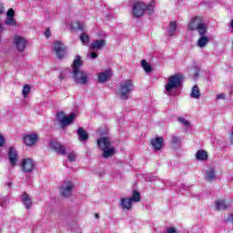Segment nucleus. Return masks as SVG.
Masks as SVG:
<instances>
[{"instance_id":"18","label":"nucleus","mask_w":233,"mask_h":233,"mask_svg":"<svg viewBox=\"0 0 233 233\" xmlns=\"http://www.w3.org/2000/svg\"><path fill=\"white\" fill-rule=\"evenodd\" d=\"M120 207L123 210H130V208H132V202L130 201V198H121Z\"/></svg>"},{"instance_id":"42","label":"nucleus","mask_w":233,"mask_h":233,"mask_svg":"<svg viewBox=\"0 0 233 233\" xmlns=\"http://www.w3.org/2000/svg\"><path fill=\"white\" fill-rule=\"evenodd\" d=\"M199 72H200L199 67H196L195 73H194V77H199Z\"/></svg>"},{"instance_id":"4","label":"nucleus","mask_w":233,"mask_h":233,"mask_svg":"<svg viewBox=\"0 0 233 233\" xmlns=\"http://www.w3.org/2000/svg\"><path fill=\"white\" fill-rule=\"evenodd\" d=\"M178 86H181V76L174 75L169 76L167 78V84L165 86L166 94L170 95L171 92Z\"/></svg>"},{"instance_id":"16","label":"nucleus","mask_w":233,"mask_h":233,"mask_svg":"<svg viewBox=\"0 0 233 233\" xmlns=\"http://www.w3.org/2000/svg\"><path fill=\"white\" fill-rule=\"evenodd\" d=\"M106 45V40L101 39V40H95L91 44L92 50H102L103 47Z\"/></svg>"},{"instance_id":"6","label":"nucleus","mask_w":233,"mask_h":233,"mask_svg":"<svg viewBox=\"0 0 233 233\" xmlns=\"http://www.w3.org/2000/svg\"><path fill=\"white\" fill-rule=\"evenodd\" d=\"M74 184L70 180H66L64 185L59 187V192L62 198H70L72 190H74Z\"/></svg>"},{"instance_id":"26","label":"nucleus","mask_w":233,"mask_h":233,"mask_svg":"<svg viewBox=\"0 0 233 233\" xmlns=\"http://www.w3.org/2000/svg\"><path fill=\"white\" fill-rule=\"evenodd\" d=\"M129 200L131 203H134V201L135 203H139V201H141V193H139L137 190H134L132 198H129Z\"/></svg>"},{"instance_id":"46","label":"nucleus","mask_w":233,"mask_h":233,"mask_svg":"<svg viewBox=\"0 0 233 233\" xmlns=\"http://www.w3.org/2000/svg\"><path fill=\"white\" fill-rule=\"evenodd\" d=\"M161 147H153V150H154V152H159V150H161Z\"/></svg>"},{"instance_id":"27","label":"nucleus","mask_w":233,"mask_h":233,"mask_svg":"<svg viewBox=\"0 0 233 233\" xmlns=\"http://www.w3.org/2000/svg\"><path fill=\"white\" fill-rule=\"evenodd\" d=\"M191 97H193L194 99H199V97H201V93H200L199 87L198 86H195L192 88Z\"/></svg>"},{"instance_id":"12","label":"nucleus","mask_w":233,"mask_h":233,"mask_svg":"<svg viewBox=\"0 0 233 233\" xmlns=\"http://www.w3.org/2000/svg\"><path fill=\"white\" fill-rule=\"evenodd\" d=\"M8 156H9V162L11 167H15L17 165V161L19 159V155L17 154V150L14 148V147H11L8 150Z\"/></svg>"},{"instance_id":"33","label":"nucleus","mask_w":233,"mask_h":233,"mask_svg":"<svg viewBox=\"0 0 233 233\" xmlns=\"http://www.w3.org/2000/svg\"><path fill=\"white\" fill-rule=\"evenodd\" d=\"M5 25L9 26H15V25H17V22L15 21V19H14V17H7L5 20Z\"/></svg>"},{"instance_id":"38","label":"nucleus","mask_w":233,"mask_h":233,"mask_svg":"<svg viewBox=\"0 0 233 233\" xmlns=\"http://www.w3.org/2000/svg\"><path fill=\"white\" fill-rule=\"evenodd\" d=\"M166 232L167 233H177V230H176V228L171 227V228H167Z\"/></svg>"},{"instance_id":"37","label":"nucleus","mask_w":233,"mask_h":233,"mask_svg":"<svg viewBox=\"0 0 233 233\" xmlns=\"http://www.w3.org/2000/svg\"><path fill=\"white\" fill-rule=\"evenodd\" d=\"M171 142L174 145H177V143H181V138L177 137H173Z\"/></svg>"},{"instance_id":"3","label":"nucleus","mask_w":233,"mask_h":233,"mask_svg":"<svg viewBox=\"0 0 233 233\" xmlns=\"http://www.w3.org/2000/svg\"><path fill=\"white\" fill-rule=\"evenodd\" d=\"M134 81L127 79L119 84V87L116 90V96L124 101L130 99V94L134 92Z\"/></svg>"},{"instance_id":"13","label":"nucleus","mask_w":233,"mask_h":233,"mask_svg":"<svg viewBox=\"0 0 233 233\" xmlns=\"http://www.w3.org/2000/svg\"><path fill=\"white\" fill-rule=\"evenodd\" d=\"M102 157L105 159H108L110 157H113V156H116V148L114 147H103L101 148Z\"/></svg>"},{"instance_id":"20","label":"nucleus","mask_w":233,"mask_h":233,"mask_svg":"<svg viewBox=\"0 0 233 233\" xmlns=\"http://www.w3.org/2000/svg\"><path fill=\"white\" fill-rule=\"evenodd\" d=\"M152 147H163L165 145V138L163 137H157L151 139Z\"/></svg>"},{"instance_id":"39","label":"nucleus","mask_w":233,"mask_h":233,"mask_svg":"<svg viewBox=\"0 0 233 233\" xmlns=\"http://www.w3.org/2000/svg\"><path fill=\"white\" fill-rule=\"evenodd\" d=\"M5 137L0 133V147H5Z\"/></svg>"},{"instance_id":"15","label":"nucleus","mask_w":233,"mask_h":233,"mask_svg":"<svg viewBox=\"0 0 233 233\" xmlns=\"http://www.w3.org/2000/svg\"><path fill=\"white\" fill-rule=\"evenodd\" d=\"M22 203H24L25 208L27 210H30L32 208V198H30V195L26 194V192L23 193L22 197Z\"/></svg>"},{"instance_id":"51","label":"nucleus","mask_w":233,"mask_h":233,"mask_svg":"<svg viewBox=\"0 0 233 233\" xmlns=\"http://www.w3.org/2000/svg\"><path fill=\"white\" fill-rule=\"evenodd\" d=\"M95 218H96V219H99V214H98V213H96V214H95Z\"/></svg>"},{"instance_id":"48","label":"nucleus","mask_w":233,"mask_h":233,"mask_svg":"<svg viewBox=\"0 0 233 233\" xmlns=\"http://www.w3.org/2000/svg\"><path fill=\"white\" fill-rule=\"evenodd\" d=\"M45 35H46V37H50V30H46V32H45Z\"/></svg>"},{"instance_id":"8","label":"nucleus","mask_w":233,"mask_h":233,"mask_svg":"<svg viewBox=\"0 0 233 233\" xmlns=\"http://www.w3.org/2000/svg\"><path fill=\"white\" fill-rule=\"evenodd\" d=\"M53 50L55 54H56V57H58V59H63L66 54V46L59 41L55 42Z\"/></svg>"},{"instance_id":"47","label":"nucleus","mask_w":233,"mask_h":233,"mask_svg":"<svg viewBox=\"0 0 233 233\" xmlns=\"http://www.w3.org/2000/svg\"><path fill=\"white\" fill-rule=\"evenodd\" d=\"M51 147H59V144L56 141L51 142Z\"/></svg>"},{"instance_id":"17","label":"nucleus","mask_w":233,"mask_h":233,"mask_svg":"<svg viewBox=\"0 0 233 233\" xmlns=\"http://www.w3.org/2000/svg\"><path fill=\"white\" fill-rule=\"evenodd\" d=\"M205 179L208 183H211V181H214V179H216V169L214 167H210L206 171Z\"/></svg>"},{"instance_id":"29","label":"nucleus","mask_w":233,"mask_h":233,"mask_svg":"<svg viewBox=\"0 0 233 233\" xmlns=\"http://www.w3.org/2000/svg\"><path fill=\"white\" fill-rule=\"evenodd\" d=\"M141 66L147 74H150V72H152V66L148 62H147V60H142Z\"/></svg>"},{"instance_id":"34","label":"nucleus","mask_w":233,"mask_h":233,"mask_svg":"<svg viewBox=\"0 0 233 233\" xmlns=\"http://www.w3.org/2000/svg\"><path fill=\"white\" fill-rule=\"evenodd\" d=\"M73 28H76V30H85V23L76 22L73 24Z\"/></svg>"},{"instance_id":"52","label":"nucleus","mask_w":233,"mask_h":233,"mask_svg":"<svg viewBox=\"0 0 233 233\" xmlns=\"http://www.w3.org/2000/svg\"><path fill=\"white\" fill-rule=\"evenodd\" d=\"M0 232H1V228H0Z\"/></svg>"},{"instance_id":"50","label":"nucleus","mask_w":233,"mask_h":233,"mask_svg":"<svg viewBox=\"0 0 233 233\" xmlns=\"http://www.w3.org/2000/svg\"><path fill=\"white\" fill-rule=\"evenodd\" d=\"M59 79H65V75L60 74V76H59Z\"/></svg>"},{"instance_id":"45","label":"nucleus","mask_w":233,"mask_h":233,"mask_svg":"<svg viewBox=\"0 0 233 233\" xmlns=\"http://www.w3.org/2000/svg\"><path fill=\"white\" fill-rule=\"evenodd\" d=\"M217 99H225V94L217 95Z\"/></svg>"},{"instance_id":"44","label":"nucleus","mask_w":233,"mask_h":233,"mask_svg":"<svg viewBox=\"0 0 233 233\" xmlns=\"http://www.w3.org/2000/svg\"><path fill=\"white\" fill-rule=\"evenodd\" d=\"M2 14H5V6L2 4H0V15Z\"/></svg>"},{"instance_id":"35","label":"nucleus","mask_w":233,"mask_h":233,"mask_svg":"<svg viewBox=\"0 0 233 233\" xmlns=\"http://www.w3.org/2000/svg\"><path fill=\"white\" fill-rule=\"evenodd\" d=\"M67 157L71 163H74V161H76V159L77 158V155H76V152L72 151L68 153Z\"/></svg>"},{"instance_id":"23","label":"nucleus","mask_w":233,"mask_h":233,"mask_svg":"<svg viewBox=\"0 0 233 233\" xmlns=\"http://www.w3.org/2000/svg\"><path fill=\"white\" fill-rule=\"evenodd\" d=\"M216 210H227V202L223 199L215 201Z\"/></svg>"},{"instance_id":"7","label":"nucleus","mask_w":233,"mask_h":233,"mask_svg":"<svg viewBox=\"0 0 233 233\" xmlns=\"http://www.w3.org/2000/svg\"><path fill=\"white\" fill-rule=\"evenodd\" d=\"M20 167L25 174H32V172H34V168H35V164L32 158H24Z\"/></svg>"},{"instance_id":"43","label":"nucleus","mask_w":233,"mask_h":233,"mask_svg":"<svg viewBox=\"0 0 233 233\" xmlns=\"http://www.w3.org/2000/svg\"><path fill=\"white\" fill-rule=\"evenodd\" d=\"M90 57H91V59H96L97 57V53H96V52L90 53Z\"/></svg>"},{"instance_id":"22","label":"nucleus","mask_w":233,"mask_h":233,"mask_svg":"<svg viewBox=\"0 0 233 233\" xmlns=\"http://www.w3.org/2000/svg\"><path fill=\"white\" fill-rule=\"evenodd\" d=\"M177 30V23L176 21H171L168 25V35H176V31Z\"/></svg>"},{"instance_id":"28","label":"nucleus","mask_w":233,"mask_h":233,"mask_svg":"<svg viewBox=\"0 0 233 233\" xmlns=\"http://www.w3.org/2000/svg\"><path fill=\"white\" fill-rule=\"evenodd\" d=\"M52 150L59 156H65L66 154V149L65 148V147H53Z\"/></svg>"},{"instance_id":"1","label":"nucleus","mask_w":233,"mask_h":233,"mask_svg":"<svg viewBox=\"0 0 233 233\" xmlns=\"http://www.w3.org/2000/svg\"><path fill=\"white\" fill-rule=\"evenodd\" d=\"M83 66V60L81 56H76L73 62V79L76 85H88V73L81 69Z\"/></svg>"},{"instance_id":"19","label":"nucleus","mask_w":233,"mask_h":233,"mask_svg":"<svg viewBox=\"0 0 233 233\" xmlns=\"http://www.w3.org/2000/svg\"><path fill=\"white\" fill-rule=\"evenodd\" d=\"M76 134L80 139V141H86L88 139V133L83 127H78Z\"/></svg>"},{"instance_id":"49","label":"nucleus","mask_w":233,"mask_h":233,"mask_svg":"<svg viewBox=\"0 0 233 233\" xmlns=\"http://www.w3.org/2000/svg\"><path fill=\"white\" fill-rule=\"evenodd\" d=\"M3 30H5V26L0 24V34H3Z\"/></svg>"},{"instance_id":"24","label":"nucleus","mask_w":233,"mask_h":233,"mask_svg":"<svg viewBox=\"0 0 233 233\" xmlns=\"http://www.w3.org/2000/svg\"><path fill=\"white\" fill-rule=\"evenodd\" d=\"M197 45L198 48H205V46L208 45V37L206 35H201V37L198 38Z\"/></svg>"},{"instance_id":"5","label":"nucleus","mask_w":233,"mask_h":233,"mask_svg":"<svg viewBox=\"0 0 233 233\" xmlns=\"http://www.w3.org/2000/svg\"><path fill=\"white\" fill-rule=\"evenodd\" d=\"M56 119L58 123H60L62 128H65V127H68L75 119H76V114L71 113L70 116H66L63 113H59L56 116Z\"/></svg>"},{"instance_id":"14","label":"nucleus","mask_w":233,"mask_h":233,"mask_svg":"<svg viewBox=\"0 0 233 233\" xmlns=\"http://www.w3.org/2000/svg\"><path fill=\"white\" fill-rule=\"evenodd\" d=\"M203 21V17L197 16L189 21V25H187V30L193 31L197 30L198 26L201 25Z\"/></svg>"},{"instance_id":"25","label":"nucleus","mask_w":233,"mask_h":233,"mask_svg":"<svg viewBox=\"0 0 233 233\" xmlns=\"http://www.w3.org/2000/svg\"><path fill=\"white\" fill-rule=\"evenodd\" d=\"M196 157L199 161H207L208 159V153L205 150H198Z\"/></svg>"},{"instance_id":"31","label":"nucleus","mask_w":233,"mask_h":233,"mask_svg":"<svg viewBox=\"0 0 233 233\" xmlns=\"http://www.w3.org/2000/svg\"><path fill=\"white\" fill-rule=\"evenodd\" d=\"M30 92H32V87L30 86V85L28 84L25 85L22 90L23 96L28 97V95L30 94Z\"/></svg>"},{"instance_id":"32","label":"nucleus","mask_w":233,"mask_h":233,"mask_svg":"<svg viewBox=\"0 0 233 233\" xmlns=\"http://www.w3.org/2000/svg\"><path fill=\"white\" fill-rule=\"evenodd\" d=\"M177 119L178 123H180L184 127H190V122H188V120H187L185 117L178 116Z\"/></svg>"},{"instance_id":"9","label":"nucleus","mask_w":233,"mask_h":233,"mask_svg":"<svg viewBox=\"0 0 233 233\" xmlns=\"http://www.w3.org/2000/svg\"><path fill=\"white\" fill-rule=\"evenodd\" d=\"M13 45L18 52H24L25 48H26V39L22 36L15 35L13 37Z\"/></svg>"},{"instance_id":"40","label":"nucleus","mask_w":233,"mask_h":233,"mask_svg":"<svg viewBox=\"0 0 233 233\" xmlns=\"http://www.w3.org/2000/svg\"><path fill=\"white\" fill-rule=\"evenodd\" d=\"M226 223H233V212L227 218Z\"/></svg>"},{"instance_id":"10","label":"nucleus","mask_w":233,"mask_h":233,"mask_svg":"<svg viewBox=\"0 0 233 233\" xmlns=\"http://www.w3.org/2000/svg\"><path fill=\"white\" fill-rule=\"evenodd\" d=\"M23 139L26 147H34V145H36L37 141H39V135H37V133L25 135Z\"/></svg>"},{"instance_id":"2","label":"nucleus","mask_w":233,"mask_h":233,"mask_svg":"<svg viewBox=\"0 0 233 233\" xmlns=\"http://www.w3.org/2000/svg\"><path fill=\"white\" fill-rule=\"evenodd\" d=\"M154 8H156V1L152 0L148 4L142 1H136L132 5V15L134 17H143L145 12L149 15L154 14Z\"/></svg>"},{"instance_id":"41","label":"nucleus","mask_w":233,"mask_h":233,"mask_svg":"<svg viewBox=\"0 0 233 233\" xmlns=\"http://www.w3.org/2000/svg\"><path fill=\"white\" fill-rule=\"evenodd\" d=\"M14 15H15L14 9H9L7 11V17H14Z\"/></svg>"},{"instance_id":"30","label":"nucleus","mask_w":233,"mask_h":233,"mask_svg":"<svg viewBox=\"0 0 233 233\" xmlns=\"http://www.w3.org/2000/svg\"><path fill=\"white\" fill-rule=\"evenodd\" d=\"M196 30L198 32L199 35H205V34H207V25L202 21Z\"/></svg>"},{"instance_id":"11","label":"nucleus","mask_w":233,"mask_h":233,"mask_svg":"<svg viewBox=\"0 0 233 233\" xmlns=\"http://www.w3.org/2000/svg\"><path fill=\"white\" fill-rule=\"evenodd\" d=\"M112 77V69L107 68L103 72L97 74L98 83H106V81H110Z\"/></svg>"},{"instance_id":"21","label":"nucleus","mask_w":233,"mask_h":233,"mask_svg":"<svg viewBox=\"0 0 233 233\" xmlns=\"http://www.w3.org/2000/svg\"><path fill=\"white\" fill-rule=\"evenodd\" d=\"M97 145L98 147H110V145H112V142L110 141V138L108 137H103L97 140Z\"/></svg>"},{"instance_id":"36","label":"nucleus","mask_w":233,"mask_h":233,"mask_svg":"<svg viewBox=\"0 0 233 233\" xmlns=\"http://www.w3.org/2000/svg\"><path fill=\"white\" fill-rule=\"evenodd\" d=\"M80 41H82V43L84 44H86L90 41V37L88 36V35L84 33L80 35Z\"/></svg>"}]
</instances>
